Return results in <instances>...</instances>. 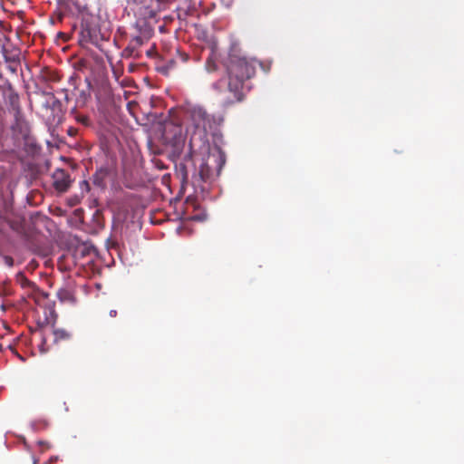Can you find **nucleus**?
Wrapping results in <instances>:
<instances>
[{
	"instance_id": "obj_1",
	"label": "nucleus",
	"mask_w": 464,
	"mask_h": 464,
	"mask_svg": "<svg viewBox=\"0 0 464 464\" xmlns=\"http://www.w3.org/2000/svg\"><path fill=\"white\" fill-rule=\"evenodd\" d=\"M227 89L233 94L234 100L228 101L231 104L234 102H242L246 94V81L256 73V67L253 61L238 55H229L227 63Z\"/></svg>"
},
{
	"instance_id": "obj_2",
	"label": "nucleus",
	"mask_w": 464,
	"mask_h": 464,
	"mask_svg": "<svg viewBox=\"0 0 464 464\" xmlns=\"http://www.w3.org/2000/svg\"><path fill=\"white\" fill-rule=\"evenodd\" d=\"M199 162L200 164L198 169L196 167L193 168L190 181L195 188H199L203 190V184L208 182L213 174L209 162H217V170L219 172L226 162V156L224 152L218 149L216 152L210 153L207 159L201 158Z\"/></svg>"
},
{
	"instance_id": "obj_3",
	"label": "nucleus",
	"mask_w": 464,
	"mask_h": 464,
	"mask_svg": "<svg viewBox=\"0 0 464 464\" xmlns=\"http://www.w3.org/2000/svg\"><path fill=\"white\" fill-rule=\"evenodd\" d=\"M185 117L193 127L190 138V145L192 146L197 138L201 140L206 137L207 128L210 127L212 118L205 108L197 104H188L186 107Z\"/></svg>"
},
{
	"instance_id": "obj_4",
	"label": "nucleus",
	"mask_w": 464,
	"mask_h": 464,
	"mask_svg": "<svg viewBox=\"0 0 464 464\" xmlns=\"http://www.w3.org/2000/svg\"><path fill=\"white\" fill-rule=\"evenodd\" d=\"M151 37V30L144 29L139 35L133 36L128 45L122 51V56L126 58L139 59L141 57L140 47L149 42Z\"/></svg>"
},
{
	"instance_id": "obj_5",
	"label": "nucleus",
	"mask_w": 464,
	"mask_h": 464,
	"mask_svg": "<svg viewBox=\"0 0 464 464\" xmlns=\"http://www.w3.org/2000/svg\"><path fill=\"white\" fill-rule=\"evenodd\" d=\"M53 186L58 192H65L72 184L70 174L63 169H57L52 176Z\"/></svg>"
},
{
	"instance_id": "obj_6",
	"label": "nucleus",
	"mask_w": 464,
	"mask_h": 464,
	"mask_svg": "<svg viewBox=\"0 0 464 464\" xmlns=\"http://www.w3.org/2000/svg\"><path fill=\"white\" fill-rule=\"evenodd\" d=\"M97 41V30L91 26L87 22H82L79 33V42L81 44H94Z\"/></svg>"
},
{
	"instance_id": "obj_7",
	"label": "nucleus",
	"mask_w": 464,
	"mask_h": 464,
	"mask_svg": "<svg viewBox=\"0 0 464 464\" xmlns=\"http://www.w3.org/2000/svg\"><path fill=\"white\" fill-rule=\"evenodd\" d=\"M57 296L59 298V300L63 303H74L75 301V298H74V295L72 293V291L66 289V288H62L60 289L58 292H57Z\"/></svg>"
},
{
	"instance_id": "obj_8",
	"label": "nucleus",
	"mask_w": 464,
	"mask_h": 464,
	"mask_svg": "<svg viewBox=\"0 0 464 464\" xmlns=\"http://www.w3.org/2000/svg\"><path fill=\"white\" fill-rule=\"evenodd\" d=\"M16 282L24 288L34 286V284L31 282L23 272H19L16 275Z\"/></svg>"
},
{
	"instance_id": "obj_9",
	"label": "nucleus",
	"mask_w": 464,
	"mask_h": 464,
	"mask_svg": "<svg viewBox=\"0 0 464 464\" xmlns=\"http://www.w3.org/2000/svg\"><path fill=\"white\" fill-rule=\"evenodd\" d=\"M54 342L68 340L71 337V334L63 330V329H54L53 330Z\"/></svg>"
},
{
	"instance_id": "obj_10",
	"label": "nucleus",
	"mask_w": 464,
	"mask_h": 464,
	"mask_svg": "<svg viewBox=\"0 0 464 464\" xmlns=\"http://www.w3.org/2000/svg\"><path fill=\"white\" fill-rule=\"evenodd\" d=\"M75 120L77 122L84 125V126H89L90 125V119L87 115H84V114H76L75 115Z\"/></svg>"
},
{
	"instance_id": "obj_11",
	"label": "nucleus",
	"mask_w": 464,
	"mask_h": 464,
	"mask_svg": "<svg viewBox=\"0 0 464 464\" xmlns=\"http://www.w3.org/2000/svg\"><path fill=\"white\" fill-rule=\"evenodd\" d=\"M182 170H183V179H184V181L188 182L189 180L190 170L188 169V167L187 164L182 167Z\"/></svg>"
},
{
	"instance_id": "obj_12",
	"label": "nucleus",
	"mask_w": 464,
	"mask_h": 464,
	"mask_svg": "<svg viewBox=\"0 0 464 464\" xmlns=\"http://www.w3.org/2000/svg\"><path fill=\"white\" fill-rule=\"evenodd\" d=\"M81 189L82 193H88L90 191V184L87 180H83L81 182Z\"/></svg>"
},
{
	"instance_id": "obj_13",
	"label": "nucleus",
	"mask_w": 464,
	"mask_h": 464,
	"mask_svg": "<svg viewBox=\"0 0 464 464\" xmlns=\"http://www.w3.org/2000/svg\"><path fill=\"white\" fill-rule=\"evenodd\" d=\"M10 100H11V104L13 106H14V104L18 102V96L17 95H12L10 97Z\"/></svg>"
},
{
	"instance_id": "obj_14",
	"label": "nucleus",
	"mask_w": 464,
	"mask_h": 464,
	"mask_svg": "<svg viewBox=\"0 0 464 464\" xmlns=\"http://www.w3.org/2000/svg\"><path fill=\"white\" fill-rule=\"evenodd\" d=\"M129 2H132L137 5H144L147 2V0H129Z\"/></svg>"
},
{
	"instance_id": "obj_15",
	"label": "nucleus",
	"mask_w": 464,
	"mask_h": 464,
	"mask_svg": "<svg viewBox=\"0 0 464 464\" xmlns=\"http://www.w3.org/2000/svg\"><path fill=\"white\" fill-rule=\"evenodd\" d=\"M5 262H6V263L8 264V266H13V263H14L13 258H12V257H10V256H6V257H5Z\"/></svg>"
},
{
	"instance_id": "obj_16",
	"label": "nucleus",
	"mask_w": 464,
	"mask_h": 464,
	"mask_svg": "<svg viewBox=\"0 0 464 464\" xmlns=\"http://www.w3.org/2000/svg\"><path fill=\"white\" fill-rule=\"evenodd\" d=\"M76 131H77V130H76L75 129H73V128H70V129L68 130V134H69V135H71V136H73V135L76 133Z\"/></svg>"
},
{
	"instance_id": "obj_17",
	"label": "nucleus",
	"mask_w": 464,
	"mask_h": 464,
	"mask_svg": "<svg viewBox=\"0 0 464 464\" xmlns=\"http://www.w3.org/2000/svg\"><path fill=\"white\" fill-rule=\"evenodd\" d=\"M57 460H58V457L53 456V457H51V458L49 459L48 462H49V464H50V463H53V462H55V461H57Z\"/></svg>"
},
{
	"instance_id": "obj_18",
	"label": "nucleus",
	"mask_w": 464,
	"mask_h": 464,
	"mask_svg": "<svg viewBox=\"0 0 464 464\" xmlns=\"http://www.w3.org/2000/svg\"><path fill=\"white\" fill-rule=\"evenodd\" d=\"M109 314H110L111 317H115L117 315V311L116 310H111Z\"/></svg>"
},
{
	"instance_id": "obj_19",
	"label": "nucleus",
	"mask_w": 464,
	"mask_h": 464,
	"mask_svg": "<svg viewBox=\"0 0 464 464\" xmlns=\"http://www.w3.org/2000/svg\"><path fill=\"white\" fill-rule=\"evenodd\" d=\"M94 182L97 183L98 185L101 184L100 178H98V174H96L94 177Z\"/></svg>"
},
{
	"instance_id": "obj_20",
	"label": "nucleus",
	"mask_w": 464,
	"mask_h": 464,
	"mask_svg": "<svg viewBox=\"0 0 464 464\" xmlns=\"http://www.w3.org/2000/svg\"><path fill=\"white\" fill-rule=\"evenodd\" d=\"M33 463H34V464H38V463H39V459H37V458H34V459H33Z\"/></svg>"
},
{
	"instance_id": "obj_21",
	"label": "nucleus",
	"mask_w": 464,
	"mask_h": 464,
	"mask_svg": "<svg viewBox=\"0 0 464 464\" xmlns=\"http://www.w3.org/2000/svg\"><path fill=\"white\" fill-rule=\"evenodd\" d=\"M186 162H196V160L194 159H189V160H187Z\"/></svg>"
},
{
	"instance_id": "obj_22",
	"label": "nucleus",
	"mask_w": 464,
	"mask_h": 464,
	"mask_svg": "<svg viewBox=\"0 0 464 464\" xmlns=\"http://www.w3.org/2000/svg\"><path fill=\"white\" fill-rule=\"evenodd\" d=\"M147 55H148V56H150V55H151V51H150V50L147 51Z\"/></svg>"
},
{
	"instance_id": "obj_23",
	"label": "nucleus",
	"mask_w": 464,
	"mask_h": 464,
	"mask_svg": "<svg viewBox=\"0 0 464 464\" xmlns=\"http://www.w3.org/2000/svg\"><path fill=\"white\" fill-rule=\"evenodd\" d=\"M39 444L40 445H46L47 443L44 442V441H39Z\"/></svg>"
},
{
	"instance_id": "obj_24",
	"label": "nucleus",
	"mask_w": 464,
	"mask_h": 464,
	"mask_svg": "<svg viewBox=\"0 0 464 464\" xmlns=\"http://www.w3.org/2000/svg\"><path fill=\"white\" fill-rule=\"evenodd\" d=\"M187 59H188V56L185 54V55L183 56V61H187Z\"/></svg>"
},
{
	"instance_id": "obj_25",
	"label": "nucleus",
	"mask_w": 464,
	"mask_h": 464,
	"mask_svg": "<svg viewBox=\"0 0 464 464\" xmlns=\"http://www.w3.org/2000/svg\"><path fill=\"white\" fill-rule=\"evenodd\" d=\"M189 126L187 127V132H189Z\"/></svg>"
}]
</instances>
